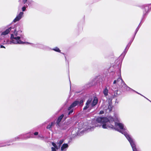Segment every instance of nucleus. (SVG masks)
<instances>
[{
    "mask_svg": "<svg viewBox=\"0 0 151 151\" xmlns=\"http://www.w3.org/2000/svg\"><path fill=\"white\" fill-rule=\"evenodd\" d=\"M26 9V7L25 6H23L22 8V10L23 11H24Z\"/></svg>",
    "mask_w": 151,
    "mask_h": 151,
    "instance_id": "nucleus-21",
    "label": "nucleus"
},
{
    "mask_svg": "<svg viewBox=\"0 0 151 151\" xmlns=\"http://www.w3.org/2000/svg\"><path fill=\"white\" fill-rule=\"evenodd\" d=\"M70 110L69 111V112L68 113V115H70V114H71L73 112V109H70Z\"/></svg>",
    "mask_w": 151,
    "mask_h": 151,
    "instance_id": "nucleus-18",
    "label": "nucleus"
},
{
    "mask_svg": "<svg viewBox=\"0 0 151 151\" xmlns=\"http://www.w3.org/2000/svg\"><path fill=\"white\" fill-rule=\"evenodd\" d=\"M142 96H143V97H144L145 98H146L147 99V100H149V99H147V98H146L145 97V96H142Z\"/></svg>",
    "mask_w": 151,
    "mask_h": 151,
    "instance_id": "nucleus-28",
    "label": "nucleus"
},
{
    "mask_svg": "<svg viewBox=\"0 0 151 151\" xmlns=\"http://www.w3.org/2000/svg\"><path fill=\"white\" fill-rule=\"evenodd\" d=\"M79 104V101H75L68 107V110H70L74 107L76 106Z\"/></svg>",
    "mask_w": 151,
    "mask_h": 151,
    "instance_id": "nucleus-9",
    "label": "nucleus"
},
{
    "mask_svg": "<svg viewBox=\"0 0 151 151\" xmlns=\"http://www.w3.org/2000/svg\"><path fill=\"white\" fill-rule=\"evenodd\" d=\"M119 82L121 83V87L123 88L125 90L127 91H129L130 90H131L132 91H134V90L128 86L121 78H119L117 79L118 83H119Z\"/></svg>",
    "mask_w": 151,
    "mask_h": 151,
    "instance_id": "nucleus-7",
    "label": "nucleus"
},
{
    "mask_svg": "<svg viewBox=\"0 0 151 151\" xmlns=\"http://www.w3.org/2000/svg\"><path fill=\"white\" fill-rule=\"evenodd\" d=\"M109 88V86L107 85L105 87V88L103 91V93L105 96H106L108 95V89Z\"/></svg>",
    "mask_w": 151,
    "mask_h": 151,
    "instance_id": "nucleus-10",
    "label": "nucleus"
},
{
    "mask_svg": "<svg viewBox=\"0 0 151 151\" xmlns=\"http://www.w3.org/2000/svg\"><path fill=\"white\" fill-rule=\"evenodd\" d=\"M102 108L104 109L103 110L99 112L100 114H103L104 112L108 113L110 112L112 110V106L111 105L109 104L107 106H104V105L102 106Z\"/></svg>",
    "mask_w": 151,
    "mask_h": 151,
    "instance_id": "nucleus-6",
    "label": "nucleus"
},
{
    "mask_svg": "<svg viewBox=\"0 0 151 151\" xmlns=\"http://www.w3.org/2000/svg\"><path fill=\"white\" fill-rule=\"evenodd\" d=\"M128 46V45H127V46L126 48L124 50V52H126V48H127V47Z\"/></svg>",
    "mask_w": 151,
    "mask_h": 151,
    "instance_id": "nucleus-27",
    "label": "nucleus"
},
{
    "mask_svg": "<svg viewBox=\"0 0 151 151\" xmlns=\"http://www.w3.org/2000/svg\"><path fill=\"white\" fill-rule=\"evenodd\" d=\"M115 120H118L117 115H115L114 118L111 116H109L108 118L99 117L96 119V122L101 124L99 126L100 127H102L104 129H115L124 134L130 143L133 151H137L135 142L131 136L125 131L126 129L124 127V124L121 123L115 122H114Z\"/></svg>",
    "mask_w": 151,
    "mask_h": 151,
    "instance_id": "nucleus-1",
    "label": "nucleus"
},
{
    "mask_svg": "<svg viewBox=\"0 0 151 151\" xmlns=\"http://www.w3.org/2000/svg\"><path fill=\"white\" fill-rule=\"evenodd\" d=\"M62 53V54H63V55L64 54V53Z\"/></svg>",
    "mask_w": 151,
    "mask_h": 151,
    "instance_id": "nucleus-30",
    "label": "nucleus"
},
{
    "mask_svg": "<svg viewBox=\"0 0 151 151\" xmlns=\"http://www.w3.org/2000/svg\"><path fill=\"white\" fill-rule=\"evenodd\" d=\"M63 116L64 115L63 114H62L58 117L56 122L58 126H60V122H61Z\"/></svg>",
    "mask_w": 151,
    "mask_h": 151,
    "instance_id": "nucleus-13",
    "label": "nucleus"
},
{
    "mask_svg": "<svg viewBox=\"0 0 151 151\" xmlns=\"http://www.w3.org/2000/svg\"><path fill=\"white\" fill-rule=\"evenodd\" d=\"M63 142L64 140L61 139L57 143H55L53 142H52V144L53 147L51 148L52 151H56V150H58L60 148L61 145L63 144Z\"/></svg>",
    "mask_w": 151,
    "mask_h": 151,
    "instance_id": "nucleus-5",
    "label": "nucleus"
},
{
    "mask_svg": "<svg viewBox=\"0 0 151 151\" xmlns=\"http://www.w3.org/2000/svg\"><path fill=\"white\" fill-rule=\"evenodd\" d=\"M52 50L55 51L56 52H60L61 51L57 47H55L54 48L52 49Z\"/></svg>",
    "mask_w": 151,
    "mask_h": 151,
    "instance_id": "nucleus-14",
    "label": "nucleus"
},
{
    "mask_svg": "<svg viewBox=\"0 0 151 151\" xmlns=\"http://www.w3.org/2000/svg\"><path fill=\"white\" fill-rule=\"evenodd\" d=\"M116 83H117V84L119 86L120 83H120V82H119V83H118L117 82V80H114L113 82V83L114 84H115Z\"/></svg>",
    "mask_w": 151,
    "mask_h": 151,
    "instance_id": "nucleus-17",
    "label": "nucleus"
},
{
    "mask_svg": "<svg viewBox=\"0 0 151 151\" xmlns=\"http://www.w3.org/2000/svg\"><path fill=\"white\" fill-rule=\"evenodd\" d=\"M83 102V100H81L79 102L80 105L82 106V105Z\"/></svg>",
    "mask_w": 151,
    "mask_h": 151,
    "instance_id": "nucleus-19",
    "label": "nucleus"
},
{
    "mask_svg": "<svg viewBox=\"0 0 151 151\" xmlns=\"http://www.w3.org/2000/svg\"><path fill=\"white\" fill-rule=\"evenodd\" d=\"M53 124V122H52L51 124H49L47 126V128L48 129H50L52 127V125Z\"/></svg>",
    "mask_w": 151,
    "mask_h": 151,
    "instance_id": "nucleus-15",
    "label": "nucleus"
},
{
    "mask_svg": "<svg viewBox=\"0 0 151 151\" xmlns=\"http://www.w3.org/2000/svg\"><path fill=\"white\" fill-rule=\"evenodd\" d=\"M134 91V92H136V93H138V94H140V95H142L141 94H140V93H138V92H137V91H135L134 90V91Z\"/></svg>",
    "mask_w": 151,
    "mask_h": 151,
    "instance_id": "nucleus-26",
    "label": "nucleus"
},
{
    "mask_svg": "<svg viewBox=\"0 0 151 151\" xmlns=\"http://www.w3.org/2000/svg\"><path fill=\"white\" fill-rule=\"evenodd\" d=\"M19 137H15V138H14V139L13 140H11V142H13V141H15L17 139H19Z\"/></svg>",
    "mask_w": 151,
    "mask_h": 151,
    "instance_id": "nucleus-16",
    "label": "nucleus"
},
{
    "mask_svg": "<svg viewBox=\"0 0 151 151\" xmlns=\"http://www.w3.org/2000/svg\"><path fill=\"white\" fill-rule=\"evenodd\" d=\"M138 29H139V28H138V27H137V28L136 29V30L135 34L137 32V31H138Z\"/></svg>",
    "mask_w": 151,
    "mask_h": 151,
    "instance_id": "nucleus-24",
    "label": "nucleus"
},
{
    "mask_svg": "<svg viewBox=\"0 0 151 151\" xmlns=\"http://www.w3.org/2000/svg\"><path fill=\"white\" fill-rule=\"evenodd\" d=\"M86 124L80 123L78 128L74 129L72 132V133L74 135H78L80 133H82L84 131H92L94 129V126L91 127V126H87Z\"/></svg>",
    "mask_w": 151,
    "mask_h": 151,
    "instance_id": "nucleus-3",
    "label": "nucleus"
},
{
    "mask_svg": "<svg viewBox=\"0 0 151 151\" xmlns=\"http://www.w3.org/2000/svg\"><path fill=\"white\" fill-rule=\"evenodd\" d=\"M91 99H89L87 101L86 105V106L83 108V110H85L87 108H90V109L91 107L94 106L97 104L98 102V99L97 97H95L92 103L91 102Z\"/></svg>",
    "mask_w": 151,
    "mask_h": 151,
    "instance_id": "nucleus-4",
    "label": "nucleus"
},
{
    "mask_svg": "<svg viewBox=\"0 0 151 151\" xmlns=\"http://www.w3.org/2000/svg\"><path fill=\"white\" fill-rule=\"evenodd\" d=\"M27 43H28V44H29V43H28V42H27Z\"/></svg>",
    "mask_w": 151,
    "mask_h": 151,
    "instance_id": "nucleus-31",
    "label": "nucleus"
},
{
    "mask_svg": "<svg viewBox=\"0 0 151 151\" xmlns=\"http://www.w3.org/2000/svg\"><path fill=\"white\" fill-rule=\"evenodd\" d=\"M38 133L37 132H36L34 133V134L35 135H37L38 134Z\"/></svg>",
    "mask_w": 151,
    "mask_h": 151,
    "instance_id": "nucleus-22",
    "label": "nucleus"
},
{
    "mask_svg": "<svg viewBox=\"0 0 151 151\" xmlns=\"http://www.w3.org/2000/svg\"><path fill=\"white\" fill-rule=\"evenodd\" d=\"M19 27L17 26L15 28L12 27L11 32L13 33L11 34V41L9 44H24V42L20 40L22 37V31L19 29Z\"/></svg>",
    "mask_w": 151,
    "mask_h": 151,
    "instance_id": "nucleus-2",
    "label": "nucleus"
},
{
    "mask_svg": "<svg viewBox=\"0 0 151 151\" xmlns=\"http://www.w3.org/2000/svg\"><path fill=\"white\" fill-rule=\"evenodd\" d=\"M98 125H95V127H98Z\"/></svg>",
    "mask_w": 151,
    "mask_h": 151,
    "instance_id": "nucleus-29",
    "label": "nucleus"
},
{
    "mask_svg": "<svg viewBox=\"0 0 151 151\" xmlns=\"http://www.w3.org/2000/svg\"><path fill=\"white\" fill-rule=\"evenodd\" d=\"M27 0H23V2L24 4H25L27 1Z\"/></svg>",
    "mask_w": 151,
    "mask_h": 151,
    "instance_id": "nucleus-23",
    "label": "nucleus"
},
{
    "mask_svg": "<svg viewBox=\"0 0 151 151\" xmlns=\"http://www.w3.org/2000/svg\"><path fill=\"white\" fill-rule=\"evenodd\" d=\"M37 138L39 139H42L43 138V137L42 135H38Z\"/></svg>",
    "mask_w": 151,
    "mask_h": 151,
    "instance_id": "nucleus-20",
    "label": "nucleus"
},
{
    "mask_svg": "<svg viewBox=\"0 0 151 151\" xmlns=\"http://www.w3.org/2000/svg\"><path fill=\"white\" fill-rule=\"evenodd\" d=\"M23 14V12H21L14 20L13 22H15L19 21L22 18Z\"/></svg>",
    "mask_w": 151,
    "mask_h": 151,
    "instance_id": "nucleus-8",
    "label": "nucleus"
},
{
    "mask_svg": "<svg viewBox=\"0 0 151 151\" xmlns=\"http://www.w3.org/2000/svg\"><path fill=\"white\" fill-rule=\"evenodd\" d=\"M68 144H63L61 147V151L66 150L68 147Z\"/></svg>",
    "mask_w": 151,
    "mask_h": 151,
    "instance_id": "nucleus-12",
    "label": "nucleus"
},
{
    "mask_svg": "<svg viewBox=\"0 0 151 151\" xmlns=\"http://www.w3.org/2000/svg\"><path fill=\"white\" fill-rule=\"evenodd\" d=\"M149 100V101H150V100ZM150 101V102H151Z\"/></svg>",
    "mask_w": 151,
    "mask_h": 151,
    "instance_id": "nucleus-32",
    "label": "nucleus"
},
{
    "mask_svg": "<svg viewBox=\"0 0 151 151\" xmlns=\"http://www.w3.org/2000/svg\"><path fill=\"white\" fill-rule=\"evenodd\" d=\"M0 47L1 48H5V47L4 46L2 45H1L0 46Z\"/></svg>",
    "mask_w": 151,
    "mask_h": 151,
    "instance_id": "nucleus-25",
    "label": "nucleus"
},
{
    "mask_svg": "<svg viewBox=\"0 0 151 151\" xmlns=\"http://www.w3.org/2000/svg\"><path fill=\"white\" fill-rule=\"evenodd\" d=\"M12 30V27H10L8 29H6L5 31L1 33V35H6L8 34L10 32H11Z\"/></svg>",
    "mask_w": 151,
    "mask_h": 151,
    "instance_id": "nucleus-11",
    "label": "nucleus"
}]
</instances>
